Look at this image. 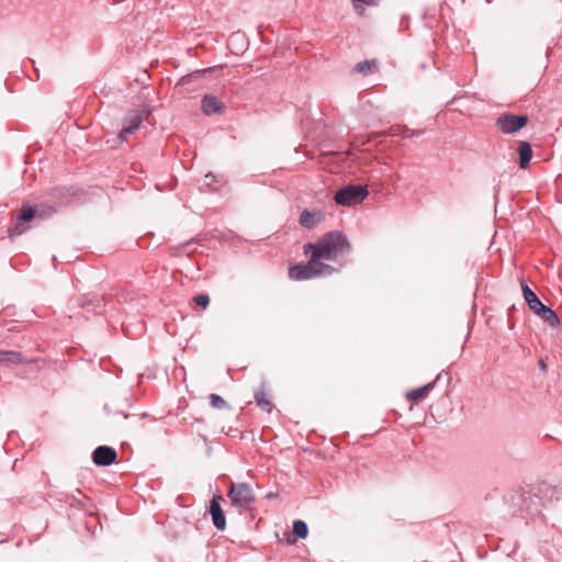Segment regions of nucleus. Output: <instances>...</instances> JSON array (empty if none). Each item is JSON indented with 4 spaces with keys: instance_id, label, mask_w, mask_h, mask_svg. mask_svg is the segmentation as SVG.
Wrapping results in <instances>:
<instances>
[{
    "instance_id": "1",
    "label": "nucleus",
    "mask_w": 562,
    "mask_h": 562,
    "mask_svg": "<svg viewBox=\"0 0 562 562\" xmlns=\"http://www.w3.org/2000/svg\"><path fill=\"white\" fill-rule=\"evenodd\" d=\"M351 245L346 235L338 231L323 235L316 243L305 244L304 254L310 255L306 263H297L290 268L289 277L295 281L310 280L319 276H330L335 269L322 259L336 260L338 257L348 255Z\"/></svg>"
},
{
    "instance_id": "2",
    "label": "nucleus",
    "mask_w": 562,
    "mask_h": 562,
    "mask_svg": "<svg viewBox=\"0 0 562 562\" xmlns=\"http://www.w3.org/2000/svg\"><path fill=\"white\" fill-rule=\"evenodd\" d=\"M369 194L366 186L361 184H347L339 189L334 200L338 205L353 206L360 204Z\"/></svg>"
},
{
    "instance_id": "3",
    "label": "nucleus",
    "mask_w": 562,
    "mask_h": 562,
    "mask_svg": "<svg viewBox=\"0 0 562 562\" xmlns=\"http://www.w3.org/2000/svg\"><path fill=\"white\" fill-rule=\"evenodd\" d=\"M151 111L153 109L149 108H139L128 111L123 119V127L119 134L120 142L127 140L130 135L139 128L142 122L148 119Z\"/></svg>"
},
{
    "instance_id": "4",
    "label": "nucleus",
    "mask_w": 562,
    "mask_h": 562,
    "mask_svg": "<svg viewBox=\"0 0 562 562\" xmlns=\"http://www.w3.org/2000/svg\"><path fill=\"white\" fill-rule=\"evenodd\" d=\"M233 506L248 508L256 499L254 490L248 483H232L227 493Z\"/></svg>"
},
{
    "instance_id": "5",
    "label": "nucleus",
    "mask_w": 562,
    "mask_h": 562,
    "mask_svg": "<svg viewBox=\"0 0 562 562\" xmlns=\"http://www.w3.org/2000/svg\"><path fill=\"white\" fill-rule=\"evenodd\" d=\"M529 117L525 114L502 113L495 121V126L504 134H514L528 124Z\"/></svg>"
},
{
    "instance_id": "6",
    "label": "nucleus",
    "mask_w": 562,
    "mask_h": 562,
    "mask_svg": "<svg viewBox=\"0 0 562 562\" xmlns=\"http://www.w3.org/2000/svg\"><path fill=\"white\" fill-rule=\"evenodd\" d=\"M78 194L75 187H58L49 191L48 196L55 205L49 206L48 215L55 213L57 207L66 206L72 203Z\"/></svg>"
},
{
    "instance_id": "7",
    "label": "nucleus",
    "mask_w": 562,
    "mask_h": 562,
    "mask_svg": "<svg viewBox=\"0 0 562 562\" xmlns=\"http://www.w3.org/2000/svg\"><path fill=\"white\" fill-rule=\"evenodd\" d=\"M37 214L41 217H45L47 215L44 212H38L37 210H35L33 207H22L20 210L19 215L15 218V222H14L13 226L10 228V234L11 235H21V234H23L25 232V229H26L24 227V223L30 222Z\"/></svg>"
},
{
    "instance_id": "8",
    "label": "nucleus",
    "mask_w": 562,
    "mask_h": 562,
    "mask_svg": "<svg viewBox=\"0 0 562 562\" xmlns=\"http://www.w3.org/2000/svg\"><path fill=\"white\" fill-rule=\"evenodd\" d=\"M116 450L110 446H99L92 452V461L98 467H109L116 460Z\"/></svg>"
},
{
    "instance_id": "9",
    "label": "nucleus",
    "mask_w": 562,
    "mask_h": 562,
    "mask_svg": "<svg viewBox=\"0 0 562 562\" xmlns=\"http://www.w3.org/2000/svg\"><path fill=\"white\" fill-rule=\"evenodd\" d=\"M221 495H215L210 503V514L216 529L223 531L226 528L225 514L221 507Z\"/></svg>"
},
{
    "instance_id": "10",
    "label": "nucleus",
    "mask_w": 562,
    "mask_h": 562,
    "mask_svg": "<svg viewBox=\"0 0 562 562\" xmlns=\"http://www.w3.org/2000/svg\"><path fill=\"white\" fill-rule=\"evenodd\" d=\"M201 110L205 115H213L222 113L224 111V105L218 98L206 94L201 100Z\"/></svg>"
},
{
    "instance_id": "11",
    "label": "nucleus",
    "mask_w": 562,
    "mask_h": 562,
    "mask_svg": "<svg viewBox=\"0 0 562 562\" xmlns=\"http://www.w3.org/2000/svg\"><path fill=\"white\" fill-rule=\"evenodd\" d=\"M521 290L526 303L535 314L546 306L524 280H521Z\"/></svg>"
},
{
    "instance_id": "12",
    "label": "nucleus",
    "mask_w": 562,
    "mask_h": 562,
    "mask_svg": "<svg viewBox=\"0 0 562 562\" xmlns=\"http://www.w3.org/2000/svg\"><path fill=\"white\" fill-rule=\"evenodd\" d=\"M440 376L441 373H439L434 381L423 385L422 387L411 390L409 392L406 393V398L412 402H419L426 398L430 391L435 387V384L437 380L440 379Z\"/></svg>"
},
{
    "instance_id": "13",
    "label": "nucleus",
    "mask_w": 562,
    "mask_h": 562,
    "mask_svg": "<svg viewBox=\"0 0 562 562\" xmlns=\"http://www.w3.org/2000/svg\"><path fill=\"white\" fill-rule=\"evenodd\" d=\"M324 218L322 211H308L304 210L299 218L300 224L305 228H313L319 224Z\"/></svg>"
},
{
    "instance_id": "14",
    "label": "nucleus",
    "mask_w": 562,
    "mask_h": 562,
    "mask_svg": "<svg viewBox=\"0 0 562 562\" xmlns=\"http://www.w3.org/2000/svg\"><path fill=\"white\" fill-rule=\"evenodd\" d=\"M517 153L519 156V167L521 169H526L529 166L530 160L532 158V148L530 143L526 140H520L518 143Z\"/></svg>"
},
{
    "instance_id": "15",
    "label": "nucleus",
    "mask_w": 562,
    "mask_h": 562,
    "mask_svg": "<svg viewBox=\"0 0 562 562\" xmlns=\"http://www.w3.org/2000/svg\"><path fill=\"white\" fill-rule=\"evenodd\" d=\"M541 319L547 323L550 327H558L560 325V319L557 313L549 306H544L539 313H537Z\"/></svg>"
},
{
    "instance_id": "16",
    "label": "nucleus",
    "mask_w": 562,
    "mask_h": 562,
    "mask_svg": "<svg viewBox=\"0 0 562 562\" xmlns=\"http://www.w3.org/2000/svg\"><path fill=\"white\" fill-rule=\"evenodd\" d=\"M24 362L22 355L13 350H0V363L18 364Z\"/></svg>"
},
{
    "instance_id": "17",
    "label": "nucleus",
    "mask_w": 562,
    "mask_h": 562,
    "mask_svg": "<svg viewBox=\"0 0 562 562\" xmlns=\"http://www.w3.org/2000/svg\"><path fill=\"white\" fill-rule=\"evenodd\" d=\"M65 502L69 504L71 507H76L78 509H87L90 504V498L88 497H78L76 494H66Z\"/></svg>"
},
{
    "instance_id": "18",
    "label": "nucleus",
    "mask_w": 562,
    "mask_h": 562,
    "mask_svg": "<svg viewBox=\"0 0 562 562\" xmlns=\"http://www.w3.org/2000/svg\"><path fill=\"white\" fill-rule=\"evenodd\" d=\"M255 401L257 405L265 412L270 413L272 411V404L268 400L267 394L263 390L257 391L255 393Z\"/></svg>"
},
{
    "instance_id": "19",
    "label": "nucleus",
    "mask_w": 562,
    "mask_h": 562,
    "mask_svg": "<svg viewBox=\"0 0 562 562\" xmlns=\"http://www.w3.org/2000/svg\"><path fill=\"white\" fill-rule=\"evenodd\" d=\"M293 532L300 539H305L308 535V527L303 520H295L293 522Z\"/></svg>"
},
{
    "instance_id": "20",
    "label": "nucleus",
    "mask_w": 562,
    "mask_h": 562,
    "mask_svg": "<svg viewBox=\"0 0 562 562\" xmlns=\"http://www.w3.org/2000/svg\"><path fill=\"white\" fill-rule=\"evenodd\" d=\"M374 67H375L374 61L364 60V61H360L356 65L355 71L359 72V74H367Z\"/></svg>"
},
{
    "instance_id": "21",
    "label": "nucleus",
    "mask_w": 562,
    "mask_h": 562,
    "mask_svg": "<svg viewBox=\"0 0 562 562\" xmlns=\"http://www.w3.org/2000/svg\"><path fill=\"white\" fill-rule=\"evenodd\" d=\"M210 403H211L212 407L218 408V409L224 408L226 406L225 400L217 394L210 395Z\"/></svg>"
},
{
    "instance_id": "22",
    "label": "nucleus",
    "mask_w": 562,
    "mask_h": 562,
    "mask_svg": "<svg viewBox=\"0 0 562 562\" xmlns=\"http://www.w3.org/2000/svg\"><path fill=\"white\" fill-rule=\"evenodd\" d=\"M205 186L211 190H217L221 186V182L216 180V177L213 173L205 175Z\"/></svg>"
},
{
    "instance_id": "23",
    "label": "nucleus",
    "mask_w": 562,
    "mask_h": 562,
    "mask_svg": "<svg viewBox=\"0 0 562 562\" xmlns=\"http://www.w3.org/2000/svg\"><path fill=\"white\" fill-rule=\"evenodd\" d=\"M194 303L205 308L210 304V297L207 294H198L193 299Z\"/></svg>"
},
{
    "instance_id": "24",
    "label": "nucleus",
    "mask_w": 562,
    "mask_h": 562,
    "mask_svg": "<svg viewBox=\"0 0 562 562\" xmlns=\"http://www.w3.org/2000/svg\"><path fill=\"white\" fill-rule=\"evenodd\" d=\"M103 302V299H100L98 296H94L92 299L83 297V302L81 303L82 307H86L90 304L93 306H101V303Z\"/></svg>"
},
{
    "instance_id": "25",
    "label": "nucleus",
    "mask_w": 562,
    "mask_h": 562,
    "mask_svg": "<svg viewBox=\"0 0 562 562\" xmlns=\"http://www.w3.org/2000/svg\"><path fill=\"white\" fill-rule=\"evenodd\" d=\"M424 132L422 130H406L405 134H404V137H418L423 134Z\"/></svg>"
},
{
    "instance_id": "26",
    "label": "nucleus",
    "mask_w": 562,
    "mask_h": 562,
    "mask_svg": "<svg viewBox=\"0 0 562 562\" xmlns=\"http://www.w3.org/2000/svg\"><path fill=\"white\" fill-rule=\"evenodd\" d=\"M352 1H353V3L361 2V3H364L367 5L375 4V0H352Z\"/></svg>"
},
{
    "instance_id": "27",
    "label": "nucleus",
    "mask_w": 562,
    "mask_h": 562,
    "mask_svg": "<svg viewBox=\"0 0 562 562\" xmlns=\"http://www.w3.org/2000/svg\"><path fill=\"white\" fill-rule=\"evenodd\" d=\"M241 37H243V35L237 33V34H234V35L231 36V41L239 40Z\"/></svg>"
},
{
    "instance_id": "28",
    "label": "nucleus",
    "mask_w": 562,
    "mask_h": 562,
    "mask_svg": "<svg viewBox=\"0 0 562 562\" xmlns=\"http://www.w3.org/2000/svg\"><path fill=\"white\" fill-rule=\"evenodd\" d=\"M539 366H540L541 369L546 368V363H544V361L542 359L539 361Z\"/></svg>"
},
{
    "instance_id": "29",
    "label": "nucleus",
    "mask_w": 562,
    "mask_h": 562,
    "mask_svg": "<svg viewBox=\"0 0 562 562\" xmlns=\"http://www.w3.org/2000/svg\"><path fill=\"white\" fill-rule=\"evenodd\" d=\"M273 496H274V495H273V493H269V494L267 495V497H269V498H270V497H273Z\"/></svg>"
}]
</instances>
